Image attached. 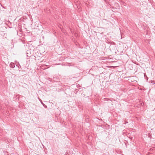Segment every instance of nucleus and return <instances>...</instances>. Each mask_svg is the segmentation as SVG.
Returning a JSON list of instances; mask_svg holds the SVG:
<instances>
[{
  "mask_svg": "<svg viewBox=\"0 0 155 155\" xmlns=\"http://www.w3.org/2000/svg\"><path fill=\"white\" fill-rule=\"evenodd\" d=\"M38 99L39 101H40L41 104L43 105V106L45 107V108H47V107L46 105L43 102H42V100L40 98H38Z\"/></svg>",
  "mask_w": 155,
  "mask_h": 155,
  "instance_id": "f257e3e1",
  "label": "nucleus"
},
{
  "mask_svg": "<svg viewBox=\"0 0 155 155\" xmlns=\"http://www.w3.org/2000/svg\"><path fill=\"white\" fill-rule=\"evenodd\" d=\"M144 76L145 77H147V78L148 79V78L147 76L145 74H144Z\"/></svg>",
  "mask_w": 155,
  "mask_h": 155,
  "instance_id": "20e7f679",
  "label": "nucleus"
},
{
  "mask_svg": "<svg viewBox=\"0 0 155 155\" xmlns=\"http://www.w3.org/2000/svg\"><path fill=\"white\" fill-rule=\"evenodd\" d=\"M10 66L11 68H14L15 67V64H14L13 63H12V62H11L10 64Z\"/></svg>",
  "mask_w": 155,
  "mask_h": 155,
  "instance_id": "f03ea898",
  "label": "nucleus"
},
{
  "mask_svg": "<svg viewBox=\"0 0 155 155\" xmlns=\"http://www.w3.org/2000/svg\"><path fill=\"white\" fill-rule=\"evenodd\" d=\"M116 4L117 5H118V3H117Z\"/></svg>",
  "mask_w": 155,
  "mask_h": 155,
  "instance_id": "39448f33",
  "label": "nucleus"
},
{
  "mask_svg": "<svg viewBox=\"0 0 155 155\" xmlns=\"http://www.w3.org/2000/svg\"><path fill=\"white\" fill-rule=\"evenodd\" d=\"M18 68H19V66H18Z\"/></svg>",
  "mask_w": 155,
  "mask_h": 155,
  "instance_id": "423d86ee",
  "label": "nucleus"
},
{
  "mask_svg": "<svg viewBox=\"0 0 155 155\" xmlns=\"http://www.w3.org/2000/svg\"><path fill=\"white\" fill-rule=\"evenodd\" d=\"M134 63L136 64V62H135Z\"/></svg>",
  "mask_w": 155,
  "mask_h": 155,
  "instance_id": "6e6552de",
  "label": "nucleus"
},
{
  "mask_svg": "<svg viewBox=\"0 0 155 155\" xmlns=\"http://www.w3.org/2000/svg\"><path fill=\"white\" fill-rule=\"evenodd\" d=\"M18 68H19V66H18Z\"/></svg>",
  "mask_w": 155,
  "mask_h": 155,
  "instance_id": "0eeeda50",
  "label": "nucleus"
},
{
  "mask_svg": "<svg viewBox=\"0 0 155 155\" xmlns=\"http://www.w3.org/2000/svg\"><path fill=\"white\" fill-rule=\"evenodd\" d=\"M155 81H154L153 80H151V83H152L155 84Z\"/></svg>",
  "mask_w": 155,
  "mask_h": 155,
  "instance_id": "7ed1b4c3",
  "label": "nucleus"
}]
</instances>
